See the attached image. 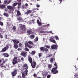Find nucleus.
<instances>
[{"mask_svg": "<svg viewBox=\"0 0 78 78\" xmlns=\"http://www.w3.org/2000/svg\"><path fill=\"white\" fill-rule=\"evenodd\" d=\"M24 44L25 47H26L24 48V50L26 51H29V49L27 48V47H28V48H32V47L31 46V45L28 44V43L27 42H25Z\"/></svg>", "mask_w": 78, "mask_h": 78, "instance_id": "1", "label": "nucleus"}, {"mask_svg": "<svg viewBox=\"0 0 78 78\" xmlns=\"http://www.w3.org/2000/svg\"><path fill=\"white\" fill-rule=\"evenodd\" d=\"M58 69L57 67L56 68H52L51 70V72L53 74H56L58 73V70H56Z\"/></svg>", "mask_w": 78, "mask_h": 78, "instance_id": "2", "label": "nucleus"}, {"mask_svg": "<svg viewBox=\"0 0 78 78\" xmlns=\"http://www.w3.org/2000/svg\"><path fill=\"white\" fill-rule=\"evenodd\" d=\"M24 72H23L22 73V77H20V78H25V76H26V75H27L28 74V71L27 70H25L24 71Z\"/></svg>", "mask_w": 78, "mask_h": 78, "instance_id": "3", "label": "nucleus"}, {"mask_svg": "<svg viewBox=\"0 0 78 78\" xmlns=\"http://www.w3.org/2000/svg\"><path fill=\"white\" fill-rule=\"evenodd\" d=\"M40 49L41 51H45L46 52H47L48 51V49L44 47H40Z\"/></svg>", "mask_w": 78, "mask_h": 78, "instance_id": "4", "label": "nucleus"}, {"mask_svg": "<svg viewBox=\"0 0 78 78\" xmlns=\"http://www.w3.org/2000/svg\"><path fill=\"white\" fill-rule=\"evenodd\" d=\"M12 63L13 65H15L17 63V58L16 57H14L12 60Z\"/></svg>", "mask_w": 78, "mask_h": 78, "instance_id": "5", "label": "nucleus"}, {"mask_svg": "<svg viewBox=\"0 0 78 78\" xmlns=\"http://www.w3.org/2000/svg\"><path fill=\"white\" fill-rule=\"evenodd\" d=\"M23 67L24 69H25V70H27L28 72V70L27 69H28V67L27 64H24L23 65Z\"/></svg>", "mask_w": 78, "mask_h": 78, "instance_id": "6", "label": "nucleus"}, {"mask_svg": "<svg viewBox=\"0 0 78 78\" xmlns=\"http://www.w3.org/2000/svg\"><path fill=\"white\" fill-rule=\"evenodd\" d=\"M51 48L52 50H56L58 48V45H53L51 46Z\"/></svg>", "mask_w": 78, "mask_h": 78, "instance_id": "7", "label": "nucleus"}, {"mask_svg": "<svg viewBox=\"0 0 78 78\" xmlns=\"http://www.w3.org/2000/svg\"><path fill=\"white\" fill-rule=\"evenodd\" d=\"M8 48H9V46H6V47H5L2 49V52H5V51H6V50H8Z\"/></svg>", "mask_w": 78, "mask_h": 78, "instance_id": "8", "label": "nucleus"}, {"mask_svg": "<svg viewBox=\"0 0 78 78\" xmlns=\"http://www.w3.org/2000/svg\"><path fill=\"white\" fill-rule=\"evenodd\" d=\"M21 55L23 57H24L25 58L27 56V52L26 51L24 52L23 53H21Z\"/></svg>", "mask_w": 78, "mask_h": 78, "instance_id": "9", "label": "nucleus"}, {"mask_svg": "<svg viewBox=\"0 0 78 78\" xmlns=\"http://www.w3.org/2000/svg\"><path fill=\"white\" fill-rule=\"evenodd\" d=\"M30 64H31V66H32V68H35V67H36V62H34L31 63Z\"/></svg>", "mask_w": 78, "mask_h": 78, "instance_id": "10", "label": "nucleus"}, {"mask_svg": "<svg viewBox=\"0 0 78 78\" xmlns=\"http://www.w3.org/2000/svg\"><path fill=\"white\" fill-rule=\"evenodd\" d=\"M27 33V35H30L31 34H32V30L30 29V30H28Z\"/></svg>", "mask_w": 78, "mask_h": 78, "instance_id": "11", "label": "nucleus"}, {"mask_svg": "<svg viewBox=\"0 0 78 78\" xmlns=\"http://www.w3.org/2000/svg\"><path fill=\"white\" fill-rule=\"evenodd\" d=\"M49 41L51 42H53V43H56V41H55V40H54V38L52 37H50Z\"/></svg>", "mask_w": 78, "mask_h": 78, "instance_id": "12", "label": "nucleus"}, {"mask_svg": "<svg viewBox=\"0 0 78 78\" xmlns=\"http://www.w3.org/2000/svg\"><path fill=\"white\" fill-rule=\"evenodd\" d=\"M11 74L13 76H16V75L17 74V70H15L14 71H13L12 72Z\"/></svg>", "mask_w": 78, "mask_h": 78, "instance_id": "13", "label": "nucleus"}, {"mask_svg": "<svg viewBox=\"0 0 78 78\" xmlns=\"http://www.w3.org/2000/svg\"><path fill=\"white\" fill-rule=\"evenodd\" d=\"M12 41L14 43V44H18L19 43V41L17 40H12Z\"/></svg>", "mask_w": 78, "mask_h": 78, "instance_id": "14", "label": "nucleus"}, {"mask_svg": "<svg viewBox=\"0 0 78 78\" xmlns=\"http://www.w3.org/2000/svg\"><path fill=\"white\" fill-rule=\"evenodd\" d=\"M2 56H4L5 58H8V57H9V54L8 53H2Z\"/></svg>", "mask_w": 78, "mask_h": 78, "instance_id": "15", "label": "nucleus"}, {"mask_svg": "<svg viewBox=\"0 0 78 78\" xmlns=\"http://www.w3.org/2000/svg\"><path fill=\"white\" fill-rule=\"evenodd\" d=\"M28 61H29L30 63L33 62V59L31 58V57L30 56H29L28 58Z\"/></svg>", "mask_w": 78, "mask_h": 78, "instance_id": "16", "label": "nucleus"}, {"mask_svg": "<svg viewBox=\"0 0 78 78\" xmlns=\"http://www.w3.org/2000/svg\"><path fill=\"white\" fill-rule=\"evenodd\" d=\"M7 8L8 9H9L10 10H13V7L11 6V5H8Z\"/></svg>", "mask_w": 78, "mask_h": 78, "instance_id": "17", "label": "nucleus"}, {"mask_svg": "<svg viewBox=\"0 0 78 78\" xmlns=\"http://www.w3.org/2000/svg\"><path fill=\"white\" fill-rule=\"evenodd\" d=\"M13 47L15 49H17L18 48H19V46L17 44H14Z\"/></svg>", "mask_w": 78, "mask_h": 78, "instance_id": "18", "label": "nucleus"}, {"mask_svg": "<svg viewBox=\"0 0 78 78\" xmlns=\"http://www.w3.org/2000/svg\"><path fill=\"white\" fill-rule=\"evenodd\" d=\"M21 5H22V3L21 2L18 3V9L19 10L20 9V8H21Z\"/></svg>", "mask_w": 78, "mask_h": 78, "instance_id": "19", "label": "nucleus"}, {"mask_svg": "<svg viewBox=\"0 0 78 78\" xmlns=\"http://www.w3.org/2000/svg\"><path fill=\"white\" fill-rule=\"evenodd\" d=\"M17 15L18 16L21 15V13H20V10H17Z\"/></svg>", "mask_w": 78, "mask_h": 78, "instance_id": "20", "label": "nucleus"}, {"mask_svg": "<svg viewBox=\"0 0 78 78\" xmlns=\"http://www.w3.org/2000/svg\"><path fill=\"white\" fill-rule=\"evenodd\" d=\"M6 7V6L5 5H0V8L2 9L5 8Z\"/></svg>", "mask_w": 78, "mask_h": 78, "instance_id": "21", "label": "nucleus"}, {"mask_svg": "<svg viewBox=\"0 0 78 78\" xmlns=\"http://www.w3.org/2000/svg\"><path fill=\"white\" fill-rule=\"evenodd\" d=\"M37 41H38V37H36L34 40V42L36 43Z\"/></svg>", "mask_w": 78, "mask_h": 78, "instance_id": "22", "label": "nucleus"}, {"mask_svg": "<svg viewBox=\"0 0 78 78\" xmlns=\"http://www.w3.org/2000/svg\"><path fill=\"white\" fill-rule=\"evenodd\" d=\"M34 37H35V36H34L33 34H31L30 35V39H34Z\"/></svg>", "mask_w": 78, "mask_h": 78, "instance_id": "23", "label": "nucleus"}, {"mask_svg": "<svg viewBox=\"0 0 78 78\" xmlns=\"http://www.w3.org/2000/svg\"><path fill=\"white\" fill-rule=\"evenodd\" d=\"M17 19L18 20H22V18L20 16L18 17Z\"/></svg>", "mask_w": 78, "mask_h": 78, "instance_id": "24", "label": "nucleus"}, {"mask_svg": "<svg viewBox=\"0 0 78 78\" xmlns=\"http://www.w3.org/2000/svg\"><path fill=\"white\" fill-rule=\"evenodd\" d=\"M22 9H27V7L25 5H23L22 6Z\"/></svg>", "mask_w": 78, "mask_h": 78, "instance_id": "25", "label": "nucleus"}, {"mask_svg": "<svg viewBox=\"0 0 78 78\" xmlns=\"http://www.w3.org/2000/svg\"><path fill=\"white\" fill-rule=\"evenodd\" d=\"M37 23L39 25V26H41V23L39 22V20H37Z\"/></svg>", "mask_w": 78, "mask_h": 78, "instance_id": "26", "label": "nucleus"}, {"mask_svg": "<svg viewBox=\"0 0 78 78\" xmlns=\"http://www.w3.org/2000/svg\"><path fill=\"white\" fill-rule=\"evenodd\" d=\"M25 28V27L23 26H22L20 27V28L22 30H23Z\"/></svg>", "mask_w": 78, "mask_h": 78, "instance_id": "27", "label": "nucleus"}, {"mask_svg": "<svg viewBox=\"0 0 78 78\" xmlns=\"http://www.w3.org/2000/svg\"><path fill=\"white\" fill-rule=\"evenodd\" d=\"M55 58H51L50 60V62H51V63H53V61H55Z\"/></svg>", "mask_w": 78, "mask_h": 78, "instance_id": "28", "label": "nucleus"}, {"mask_svg": "<svg viewBox=\"0 0 78 78\" xmlns=\"http://www.w3.org/2000/svg\"><path fill=\"white\" fill-rule=\"evenodd\" d=\"M55 37L56 39L57 40V41H58L59 40V38L58 37L57 35H56L55 36Z\"/></svg>", "mask_w": 78, "mask_h": 78, "instance_id": "29", "label": "nucleus"}, {"mask_svg": "<svg viewBox=\"0 0 78 78\" xmlns=\"http://www.w3.org/2000/svg\"><path fill=\"white\" fill-rule=\"evenodd\" d=\"M19 47L20 48V47H22V44L21 43H20L19 44Z\"/></svg>", "mask_w": 78, "mask_h": 78, "instance_id": "30", "label": "nucleus"}, {"mask_svg": "<svg viewBox=\"0 0 78 78\" xmlns=\"http://www.w3.org/2000/svg\"><path fill=\"white\" fill-rule=\"evenodd\" d=\"M28 43L29 44H32V45H33V42L32 41H29L28 42Z\"/></svg>", "mask_w": 78, "mask_h": 78, "instance_id": "31", "label": "nucleus"}, {"mask_svg": "<svg viewBox=\"0 0 78 78\" xmlns=\"http://www.w3.org/2000/svg\"><path fill=\"white\" fill-rule=\"evenodd\" d=\"M54 66H55V67H54V68H56V67H57L58 69V65H57L56 63H55L54 64Z\"/></svg>", "mask_w": 78, "mask_h": 78, "instance_id": "32", "label": "nucleus"}, {"mask_svg": "<svg viewBox=\"0 0 78 78\" xmlns=\"http://www.w3.org/2000/svg\"><path fill=\"white\" fill-rule=\"evenodd\" d=\"M18 3H14L13 5V6H16V5H17Z\"/></svg>", "mask_w": 78, "mask_h": 78, "instance_id": "33", "label": "nucleus"}, {"mask_svg": "<svg viewBox=\"0 0 78 78\" xmlns=\"http://www.w3.org/2000/svg\"><path fill=\"white\" fill-rule=\"evenodd\" d=\"M48 75V73L47 72H45L44 74H43V76H46V75Z\"/></svg>", "mask_w": 78, "mask_h": 78, "instance_id": "34", "label": "nucleus"}, {"mask_svg": "<svg viewBox=\"0 0 78 78\" xmlns=\"http://www.w3.org/2000/svg\"><path fill=\"white\" fill-rule=\"evenodd\" d=\"M13 31H16V27L13 26Z\"/></svg>", "mask_w": 78, "mask_h": 78, "instance_id": "35", "label": "nucleus"}, {"mask_svg": "<svg viewBox=\"0 0 78 78\" xmlns=\"http://www.w3.org/2000/svg\"><path fill=\"white\" fill-rule=\"evenodd\" d=\"M31 53L32 55H34V54L36 53V52H35V51H33Z\"/></svg>", "mask_w": 78, "mask_h": 78, "instance_id": "36", "label": "nucleus"}, {"mask_svg": "<svg viewBox=\"0 0 78 78\" xmlns=\"http://www.w3.org/2000/svg\"><path fill=\"white\" fill-rule=\"evenodd\" d=\"M4 15L5 16H6V17H8V15L5 12L4 13Z\"/></svg>", "mask_w": 78, "mask_h": 78, "instance_id": "37", "label": "nucleus"}, {"mask_svg": "<svg viewBox=\"0 0 78 78\" xmlns=\"http://www.w3.org/2000/svg\"><path fill=\"white\" fill-rule=\"evenodd\" d=\"M27 12L29 13V14H30V13H31V11L30 10H28Z\"/></svg>", "mask_w": 78, "mask_h": 78, "instance_id": "38", "label": "nucleus"}, {"mask_svg": "<svg viewBox=\"0 0 78 78\" xmlns=\"http://www.w3.org/2000/svg\"><path fill=\"white\" fill-rule=\"evenodd\" d=\"M46 48H50V47L48 45H46L45 46Z\"/></svg>", "mask_w": 78, "mask_h": 78, "instance_id": "39", "label": "nucleus"}, {"mask_svg": "<svg viewBox=\"0 0 78 78\" xmlns=\"http://www.w3.org/2000/svg\"><path fill=\"white\" fill-rule=\"evenodd\" d=\"M33 76L35 78H36V77L37 76V75L36 74H34Z\"/></svg>", "mask_w": 78, "mask_h": 78, "instance_id": "40", "label": "nucleus"}, {"mask_svg": "<svg viewBox=\"0 0 78 78\" xmlns=\"http://www.w3.org/2000/svg\"><path fill=\"white\" fill-rule=\"evenodd\" d=\"M48 66L49 68H51V67H52L51 65H48Z\"/></svg>", "mask_w": 78, "mask_h": 78, "instance_id": "41", "label": "nucleus"}, {"mask_svg": "<svg viewBox=\"0 0 78 78\" xmlns=\"http://www.w3.org/2000/svg\"><path fill=\"white\" fill-rule=\"evenodd\" d=\"M52 55L50 54V55H48V56H47V57H48L49 58H50V57H51L52 56Z\"/></svg>", "mask_w": 78, "mask_h": 78, "instance_id": "42", "label": "nucleus"}, {"mask_svg": "<svg viewBox=\"0 0 78 78\" xmlns=\"http://www.w3.org/2000/svg\"><path fill=\"white\" fill-rule=\"evenodd\" d=\"M0 25H1L3 26V22L0 21Z\"/></svg>", "mask_w": 78, "mask_h": 78, "instance_id": "43", "label": "nucleus"}, {"mask_svg": "<svg viewBox=\"0 0 78 78\" xmlns=\"http://www.w3.org/2000/svg\"><path fill=\"white\" fill-rule=\"evenodd\" d=\"M4 37H5V39H8V35H5Z\"/></svg>", "mask_w": 78, "mask_h": 78, "instance_id": "44", "label": "nucleus"}, {"mask_svg": "<svg viewBox=\"0 0 78 78\" xmlns=\"http://www.w3.org/2000/svg\"><path fill=\"white\" fill-rule=\"evenodd\" d=\"M0 37L2 39L3 38V35H2V34L1 33H0Z\"/></svg>", "mask_w": 78, "mask_h": 78, "instance_id": "45", "label": "nucleus"}, {"mask_svg": "<svg viewBox=\"0 0 78 78\" xmlns=\"http://www.w3.org/2000/svg\"><path fill=\"white\" fill-rule=\"evenodd\" d=\"M51 76H50V75H48L47 76V78H50V77Z\"/></svg>", "mask_w": 78, "mask_h": 78, "instance_id": "46", "label": "nucleus"}, {"mask_svg": "<svg viewBox=\"0 0 78 78\" xmlns=\"http://www.w3.org/2000/svg\"><path fill=\"white\" fill-rule=\"evenodd\" d=\"M5 62H5V61H4L3 63H2L1 64V65H2V66H3V65L4 64H5Z\"/></svg>", "mask_w": 78, "mask_h": 78, "instance_id": "47", "label": "nucleus"}, {"mask_svg": "<svg viewBox=\"0 0 78 78\" xmlns=\"http://www.w3.org/2000/svg\"><path fill=\"white\" fill-rule=\"evenodd\" d=\"M44 32L43 31H40V33H44Z\"/></svg>", "mask_w": 78, "mask_h": 78, "instance_id": "48", "label": "nucleus"}, {"mask_svg": "<svg viewBox=\"0 0 78 78\" xmlns=\"http://www.w3.org/2000/svg\"><path fill=\"white\" fill-rule=\"evenodd\" d=\"M38 56L39 57H41V56H42V55H41V54L39 53Z\"/></svg>", "mask_w": 78, "mask_h": 78, "instance_id": "49", "label": "nucleus"}, {"mask_svg": "<svg viewBox=\"0 0 78 78\" xmlns=\"http://www.w3.org/2000/svg\"><path fill=\"white\" fill-rule=\"evenodd\" d=\"M7 2H8V1H6V0L5 1H4V3L5 4H6V3Z\"/></svg>", "mask_w": 78, "mask_h": 78, "instance_id": "50", "label": "nucleus"}, {"mask_svg": "<svg viewBox=\"0 0 78 78\" xmlns=\"http://www.w3.org/2000/svg\"><path fill=\"white\" fill-rule=\"evenodd\" d=\"M75 78H78V74L76 75Z\"/></svg>", "mask_w": 78, "mask_h": 78, "instance_id": "51", "label": "nucleus"}, {"mask_svg": "<svg viewBox=\"0 0 78 78\" xmlns=\"http://www.w3.org/2000/svg\"><path fill=\"white\" fill-rule=\"evenodd\" d=\"M25 6H27H27H28V4L27 3H26L25 4Z\"/></svg>", "mask_w": 78, "mask_h": 78, "instance_id": "52", "label": "nucleus"}, {"mask_svg": "<svg viewBox=\"0 0 78 78\" xmlns=\"http://www.w3.org/2000/svg\"><path fill=\"white\" fill-rule=\"evenodd\" d=\"M18 51H20V50H22V49L21 48H18L17 49Z\"/></svg>", "mask_w": 78, "mask_h": 78, "instance_id": "53", "label": "nucleus"}, {"mask_svg": "<svg viewBox=\"0 0 78 78\" xmlns=\"http://www.w3.org/2000/svg\"><path fill=\"white\" fill-rule=\"evenodd\" d=\"M11 3V1H9L8 2H7V4H9V3Z\"/></svg>", "mask_w": 78, "mask_h": 78, "instance_id": "54", "label": "nucleus"}, {"mask_svg": "<svg viewBox=\"0 0 78 78\" xmlns=\"http://www.w3.org/2000/svg\"><path fill=\"white\" fill-rule=\"evenodd\" d=\"M40 7V5H37V8H39Z\"/></svg>", "mask_w": 78, "mask_h": 78, "instance_id": "55", "label": "nucleus"}, {"mask_svg": "<svg viewBox=\"0 0 78 78\" xmlns=\"http://www.w3.org/2000/svg\"><path fill=\"white\" fill-rule=\"evenodd\" d=\"M25 14H27L28 15V14H29V13L28 12H26Z\"/></svg>", "mask_w": 78, "mask_h": 78, "instance_id": "56", "label": "nucleus"}, {"mask_svg": "<svg viewBox=\"0 0 78 78\" xmlns=\"http://www.w3.org/2000/svg\"><path fill=\"white\" fill-rule=\"evenodd\" d=\"M34 16V14L33 13H31L30 14V16Z\"/></svg>", "mask_w": 78, "mask_h": 78, "instance_id": "57", "label": "nucleus"}, {"mask_svg": "<svg viewBox=\"0 0 78 78\" xmlns=\"http://www.w3.org/2000/svg\"><path fill=\"white\" fill-rule=\"evenodd\" d=\"M21 61H24V59L23 58H21Z\"/></svg>", "mask_w": 78, "mask_h": 78, "instance_id": "58", "label": "nucleus"}, {"mask_svg": "<svg viewBox=\"0 0 78 78\" xmlns=\"http://www.w3.org/2000/svg\"><path fill=\"white\" fill-rule=\"evenodd\" d=\"M8 9H5V11H8Z\"/></svg>", "mask_w": 78, "mask_h": 78, "instance_id": "59", "label": "nucleus"}, {"mask_svg": "<svg viewBox=\"0 0 78 78\" xmlns=\"http://www.w3.org/2000/svg\"><path fill=\"white\" fill-rule=\"evenodd\" d=\"M31 22H34V20H31Z\"/></svg>", "mask_w": 78, "mask_h": 78, "instance_id": "60", "label": "nucleus"}, {"mask_svg": "<svg viewBox=\"0 0 78 78\" xmlns=\"http://www.w3.org/2000/svg\"><path fill=\"white\" fill-rule=\"evenodd\" d=\"M17 1L18 2H21V1H22V0H17Z\"/></svg>", "mask_w": 78, "mask_h": 78, "instance_id": "61", "label": "nucleus"}, {"mask_svg": "<svg viewBox=\"0 0 78 78\" xmlns=\"http://www.w3.org/2000/svg\"><path fill=\"white\" fill-rule=\"evenodd\" d=\"M60 2V3H61V2H62V0H59Z\"/></svg>", "mask_w": 78, "mask_h": 78, "instance_id": "62", "label": "nucleus"}, {"mask_svg": "<svg viewBox=\"0 0 78 78\" xmlns=\"http://www.w3.org/2000/svg\"><path fill=\"white\" fill-rule=\"evenodd\" d=\"M18 78H20V75H19V76H18Z\"/></svg>", "mask_w": 78, "mask_h": 78, "instance_id": "63", "label": "nucleus"}, {"mask_svg": "<svg viewBox=\"0 0 78 78\" xmlns=\"http://www.w3.org/2000/svg\"><path fill=\"white\" fill-rule=\"evenodd\" d=\"M37 78H41V77H37Z\"/></svg>", "mask_w": 78, "mask_h": 78, "instance_id": "64", "label": "nucleus"}]
</instances>
